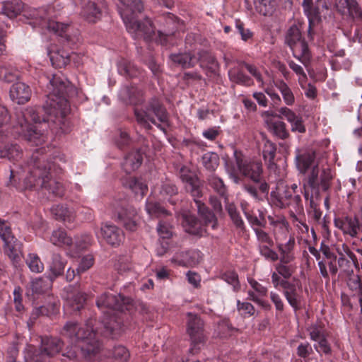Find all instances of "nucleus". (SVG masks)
Wrapping results in <instances>:
<instances>
[{
	"instance_id": "obj_63",
	"label": "nucleus",
	"mask_w": 362,
	"mask_h": 362,
	"mask_svg": "<svg viewBox=\"0 0 362 362\" xmlns=\"http://www.w3.org/2000/svg\"><path fill=\"white\" fill-rule=\"evenodd\" d=\"M337 262L339 267L347 275L354 273V271L351 269V261L346 257L338 258Z\"/></svg>"
},
{
	"instance_id": "obj_30",
	"label": "nucleus",
	"mask_w": 362,
	"mask_h": 362,
	"mask_svg": "<svg viewBox=\"0 0 362 362\" xmlns=\"http://www.w3.org/2000/svg\"><path fill=\"white\" fill-rule=\"evenodd\" d=\"M170 59L175 65L180 66L183 69H189L194 67L197 64V58L195 55L190 53H177L171 54L169 56Z\"/></svg>"
},
{
	"instance_id": "obj_4",
	"label": "nucleus",
	"mask_w": 362,
	"mask_h": 362,
	"mask_svg": "<svg viewBox=\"0 0 362 362\" xmlns=\"http://www.w3.org/2000/svg\"><path fill=\"white\" fill-rule=\"evenodd\" d=\"M49 117L48 115L47 117H40L34 107H29L24 110L17 111L15 115V121L12 122L13 136H21L29 142L38 145L43 140L42 134L30 122L35 124L42 122H47L49 120ZM52 117L50 116V117Z\"/></svg>"
},
{
	"instance_id": "obj_47",
	"label": "nucleus",
	"mask_w": 362,
	"mask_h": 362,
	"mask_svg": "<svg viewBox=\"0 0 362 362\" xmlns=\"http://www.w3.org/2000/svg\"><path fill=\"white\" fill-rule=\"evenodd\" d=\"M146 209L149 215L156 217H160L162 216H166L170 214V213L163 206L157 202H147Z\"/></svg>"
},
{
	"instance_id": "obj_59",
	"label": "nucleus",
	"mask_w": 362,
	"mask_h": 362,
	"mask_svg": "<svg viewBox=\"0 0 362 362\" xmlns=\"http://www.w3.org/2000/svg\"><path fill=\"white\" fill-rule=\"evenodd\" d=\"M276 148L274 144H269L265 146L263 151V157L265 160L269 161V165L274 164V160L276 155Z\"/></svg>"
},
{
	"instance_id": "obj_60",
	"label": "nucleus",
	"mask_w": 362,
	"mask_h": 362,
	"mask_svg": "<svg viewBox=\"0 0 362 362\" xmlns=\"http://www.w3.org/2000/svg\"><path fill=\"white\" fill-rule=\"evenodd\" d=\"M93 264V258L90 256L87 255L83 257L80 263L76 269L77 273L81 274L86 271H87L88 269H90L92 265Z\"/></svg>"
},
{
	"instance_id": "obj_40",
	"label": "nucleus",
	"mask_w": 362,
	"mask_h": 362,
	"mask_svg": "<svg viewBox=\"0 0 362 362\" xmlns=\"http://www.w3.org/2000/svg\"><path fill=\"white\" fill-rule=\"evenodd\" d=\"M50 241L57 246H71L73 244L72 238L68 236L66 231L62 229L54 230L50 237Z\"/></svg>"
},
{
	"instance_id": "obj_12",
	"label": "nucleus",
	"mask_w": 362,
	"mask_h": 362,
	"mask_svg": "<svg viewBox=\"0 0 362 362\" xmlns=\"http://www.w3.org/2000/svg\"><path fill=\"white\" fill-rule=\"evenodd\" d=\"M117 220L122 224L126 230L135 231L137 229L139 217L134 207L129 205L126 201L116 207Z\"/></svg>"
},
{
	"instance_id": "obj_23",
	"label": "nucleus",
	"mask_w": 362,
	"mask_h": 362,
	"mask_svg": "<svg viewBox=\"0 0 362 362\" xmlns=\"http://www.w3.org/2000/svg\"><path fill=\"white\" fill-rule=\"evenodd\" d=\"M183 218V226L187 233L198 237L206 233V229L202 227L201 221L194 215H185Z\"/></svg>"
},
{
	"instance_id": "obj_13",
	"label": "nucleus",
	"mask_w": 362,
	"mask_h": 362,
	"mask_svg": "<svg viewBox=\"0 0 362 362\" xmlns=\"http://www.w3.org/2000/svg\"><path fill=\"white\" fill-rule=\"evenodd\" d=\"M96 304L99 308H107L122 313L126 309H130V306H132L131 298L121 294L112 295L110 293L101 295L97 300Z\"/></svg>"
},
{
	"instance_id": "obj_55",
	"label": "nucleus",
	"mask_w": 362,
	"mask_h": 362,
	"mask_svg": "<svg viewBox=\"0 0 362 362\" xmlns=\"http://www.w3.org/2000/svg\"><path fill=\"white\" fill-rule=\"evenodd\" d=\"M209 204L211 206L213 212L220 218L225 216L223 209L221 201L216 197H211L209 199Z\"/></svg>"
},
{
	"instance_id": "obj_1",
	"label": "nucleus",
	"mask_w": 362,
	"mask_h": 362,
	"mask_svg": "<svg viewBox=\"0 0 362 362\" xmlns=\"http://www.w3.org/2000/svg\"><path fill=\"white\" fill-rule=\"evenodd\" d=\"M122 6L119 7V13L126 25L127 30L134 34L135 37L142 38L145 41H155L161 45L168 44V38L173 36L180 27L178 18L173 13H168L160 20L162 28L155 31L152 21L146 18L144 21L136 19L137 13L144 9L141 0H119Z\"/></svg>"
},
{
	"instance_id": "obj_31",
	"label": "nucleus",
	"mask_w": 362,
	"mask_h": 362,
	"mask_svg": "<svg viewBox=\"0 0 362 362\" xmlns=\"http://www.w3.org/2000/svg\"><path fill=\"white\" fill-rule=\"evenodd\" d=\"M117 66L119 73L127 78H137L141 75V70L127 59H122Z\"/></svg>"
},
{
	"instance_id": "obj_61",
	"label": "nucleus",
	"mask_w": 362,
	"mask_h": 362,
	"mask_svg": "<svg viewBox=\"0 0 362 362\" xmlns=\"http://www.w3.org/2000/svg\"><path fill=\"white\" fill-rule=\"evenodd\" d=\"M132 306H130V309H126V310L132 312V310L134 309L141 315H148L149 309L144 303L140 301L133 302V300H132Z\"/></svg>"
},
{
	"instance_id": "obj_56",
	"label": "nucleus",
	"mask_w": 362,
	"mask_h": 362,
	"mask_svg": "<svg viewBox=\"0 0 362 362\" xmlns=\"http://www.w3.org/2000/svg\"><path fill=\"white\" fill-rule=\"evenodd\" d=\"M159 235L163 239H168L173 235L172 228L169 223L160 221L157 228Z\"/></svg>"
},
{
	"instance_id": "obj_39",
	"label": "nucleus",
	"mask_w": 362,
	"mask_h": 362,
	"mask_svg": "<svg viewBox=\"0 0 362 362\" xmlns=\"http://www.w3.org/2000/svg\"><path fill=\"white\" fill-rule=\"evenodd\" d=\"M257 11L263 16H272L276 6L275 0H255Z\"/></svg>"
},
{
	"instance_id": "obj_7",
	"label": "nucleus",
	"mask_w": 362,
	"mask_h": 362,
	"mask_svg": "<svg viewBox=\"0 0 362 362\" xmlns=\"http://www.w3.org/2000/svg\"><path fill=\"white\" fill-rule=\"evenodd\" d=\"M334 175L329 168L319 167L318 164L314 165L308 175L307 183L317 196L320 191L327 192L331 187Z\"/></svg>"
},
{
	"instance_id": "obj_49",
	"label": "nucleus",
	"mask_w": 362,
	"mask_h": 362,
	"mask_svg": "<svg viewBox=\"0 0 362 362\" xmlns=\"http://www.w3.org/2000/svg\"><path fill=\"white\" fill-rule=\"evenodd\" d=\"M26 263L33 272L40 273L44 269L43 264L37 255L30 254L26 259Z\"/></svg>"
},
{
	"instance_id": "obj_51",
	"label": "nucleus",
	"mask_w": 362,
	"mask_h": 362,
	"mask_svg": "<svg viewBox=\"0 0 362 362\" xmlns=\"http://www.w3.org/2000/svg\"><path fill=\"white\" fill-rule=\"evenodd\" d=\"M209 185L221 196L225 197V199L227 200L226 197V188L223 184V182L221 179L216 177L211 176L209 178Z\"/></svg>"
},
{
	"instance_id": "obj_2",
	"label": "nucleus",
	"mask_w": 362,
	"mask_h": 362,
	"mask_svg": "<svg viewBox=\"0 0 362 362\" xmlns=\"http://www.w3.org/2000/svg\"><path fill=\"white\" fill-rule=\"evenodd\" d=\"M30 165V173L23 180V189L35 190L39 197L45 200L61 198L64 195L63 184L52 177V172L61 170L55 160H48L43 151L37 149L31 156Z\"/></svg>"
},
{
	"instance_id": "obj_46",
	"label": "nucleus",
	"mask_w": 362,
	"mask_h": 362,
	"mask_svg": "<svg viewBox=\"0 0 362 362\" xmlns=\"http://www.w3.org/2000/svg\"><path fill=\"white\" fill-rule=\"evenodd\" d=\"M202 163L207 170L214 171L219 165L218 156L215 153L208 152L202 156Z\"/></svg>"
},
{
	"instance_id": "obj_14",
	"label": "nucleus",
	"mask_w": 362,
	"mask_h": 362,
	"mask_svg": "<svg viewBox=\"0 0 362 362\" xmlns=\"http://www.w3.org/2000/svg\"><path fill=\"white\" fill-rule=\"evenodd\" d=\"M234 156L238 170L243 177L252 181L263 176V167L261 161L243 160L238 156L237 151L234 152Z\"/></svg>"
},
{
	"instance_id": "obj_20",
	"label": "nucleus",
	"mask_w": 362,
	"mask_h": 362,
	"mask_svg": "<svg viewBox=\"0 0 362 362\" xmlns=\"http://www.w3.org/2000/svg\"><path fill=\"white\" fill-rule=\"evenodd\" d=\"M146 148H148V145L131 151L124 156L122 168L127 174H130L141 166L143 161L142 154Z\"/></svg>"
},
{
	"instance_id": "obj_27",
	"label": "nucleus",
	"mask_w": 362,
	"mask_h": 362,
	"mask_svg": "<svg viewBox=\"0 0 362 362\" xmlns=\"http://www.w3.org/2000/svg\"><path fill=\"white\" fill-rule=\"evenodd\" d=\"M315 160V153L314 151H305L298 153L296 157V166L298 170L302 174H305L310 168H313Z\"/></svg>"
},
{
	"instance_id": "obj_24",
	"label": "nucleus",
	"mask_w": 362,
	"mask_h": 362,
	"mask_svg": "<svg viewBox=\"0 0 362 362\" xmlns=\"http://www.w3.org/2000/svg\"><path fill=\"white\" fill-rule=\"evenodd\" d=\"M197 211L206 227L211 226L213 230L218 228V216L207 207L203 202H197Z\"/></svg>"
},
{
	"instance_id": "obj_50",
	"label": "nucleus",
	"mask_w": 362,
	"mask_h": 362,
	"mask_svg": "<svg viewBox=\"0 0 362 362\" xmlns=\"http://www.w3.org/2000/svg\"><path fill=\"white\" fill-rule=\"evenodd\" d=\"M112 357L121 362L127 361L130 356L128 349L122 345H116L112 351Z\"/></svg>"
},
{
	"instance_id": "obj_11",
	"label": "nucleus",
	"mask_w": 362,
	"mask_h": 362,
	"mask_svg": "<svg viewBox=\"0 0 362 362\" xmlns=\"http://www.w3.org/2000/svg\"><path fill=\"white\" fill-rule=\"evenodd\" d=\"M64 346L62 339L57 337L42 339L41 346L33 358V362H48V359L59 354Z\"/></svg>"
},
{
	"instance_id": "obj_10",
	"label": "nucleus",
	"mask_w": 362,
	"mask_h": 362,
	"mask_svg": "<svg viewBox=\"0 0 362 362\" xmlns=\"http://www.w3.org/2000/svg\"><path fill=\"white\" fill-rule=\"evenodd\" d=\"M179 177L184 183L185 191L192 197L197 205V202L203 196L204 182L201 180L196 173L186 166H182L179 170Z\"/></svg>"
},
{
	"instance_id": "obj_52",
	"label": "nucleus",
	"mask_w": 362,
	"mask_h": 362,
	"mask_svg": "<svg viewBox=\"0 0 362 362\" xmlns=\"http://www.w3.org/2000/svg\"><path fill=\"white\" fill-rule=\"evenodd\" d=\"M346 230L345 233L349 234L351 236L354 237L358 233V228L359 227V221L355 218L346 217L345 218Z\"/></svg>"
},
{
	"instance_id": "obj_38",
	"label": "nucleus",
	"mask_w": 362,
	"mask_h": 362,
	"mask_svg": "<svg viewBox=\"0 0 362 362\" xmlns=\"http://www.w3.org/2000/svg\"><path fill=\"white\" fill-rule=\"evenodd\" d=\"M22 246L20 241L5 245V252L15 267H18L20 264Z\"/></svg>"
},
{
	"instance_id": "obj_36",
	"label": "nucleus",
	"mask_w": 362,
	"mask_h": 362,
	"mask_svg": "<svg viewBox=\"0 0 362 362\" xmlns=\"http://www.w3.org/2000/svg\"><path fill=\"white\" fill-rule=\"evenodd\" d=\"M197 63L199 62L200 66L206 68L211 73H215L217 63L214 56L205 50L199 51L197 56Z\"/></svg>"
},
{
	"instance_id": "obj_29",
	"label": "nucleus",
	"mask_w": 362,
	"mask_h": 362,
	"mask_svg": "<svg viewBox=\"0 0 362 362\" xmlns=\"http://www.w3.org/2000/svg\"><path fill=\"white\" fill-rule=\"evenodd\" d=\"M295 194L296 192L290 189V188L287 186H285L284 187L282 192H272L271 197L274 199L275 205L279 208L283 209L289 206V202L291 200L293 196Z\"/></svg>"
},
{
	"instance_id": "obj_28",
	"label": "nucleus",
	"mask_w": 362,
	"mask_h": 362,
	"mask_svg": "<svg viewBox=\"0 0 362 362\" xmlns=\"http://www.w3.org/2000/svg\"><path fill=\"white\" fill-rule=\"evenodd\" d=\"M57 312V308L55 303L49 304L47 306L41 305L35 307L30 313L28 325L29 327L33 326L40 316H50L51 315L56 314Z\"/></svg>"
},
{
	"instance_id": "obj_32",
	"label": "nucleus",
	"mask_w": 362,
	"mask_h": 362,
	"mask_svg": "<svg viewBox=\"0 0 362 362\" xmlns=\"http://www.w3.org/2000/svg\"><path fill=\"white\" fill-rule=\"evenodd\" d=\"M346 285L351 292L352 296L358 298L360 305L362 306V280L358 274H351L348 275Z\"/></svg>"
},
{
	"instance_id": "obj_15",
	"label": "nucleus",
	"mask_w": 362,
	"mask_h": 362,
	"mask_svg": "<svg viewBox=\"0 0 362 362\" xmlns=\"http://www.w3.org/2000/svg\"><path fill=\"white\" fill-rule=\"evenodd\" d=\"M124 314L122 312L114 313L104 323L102 334L106 337L115 339L120 336L125 326L124 322Z\"/></svg>"
},
{
	"instance_id": "obj_35",
	"label": "nucleus",
	"mask_w": 362,
	"mask_h": 362,
	"mask_svg": "<svg viewBox=\"0 0 362 362\" xmlns=\"http://www.w3.org/2000/svg\"><path fill=\"white\" fill-rule=\"evenodd\" d=\"M2 6V13L10 18H13L19 15L23 8L24 4L21 0H11L4 1Z\"/></svg>"
},
{
	"instance_id": "obj_19",
	"label": "nucleus",
	"mask_w": 362,
	"mask_h": 362,
	"mask_svg": "<svg viewBox=\"0 0 362 362\" xmlns=\"http://www.w3.org/2000/svg\"><path fill=\"white\" fill-rule=\"evenodd\" d=\"M69 289L66 306L73 311H79L86 304L87 294L82 291L79 285L70 286Z\"/></svg>"
},
{
	"instance_id": "obj_41",
	"label": "nucleus",
	"mask_w": 362,
	"mask_h": 362,
	"mask_svg": "<svg viewBox=\"0 0 362 362\" xmlns=\"http://www.w3.org/2000/svg\"><path fill=\"white\" fill-rule=\"evenodd\" d=\"M123 185L126 187L132 189L135 194H139L141 197L144 196L147 191V186L136 177H129L124 182Z\"/></svg>"
},
{
	"instance_id": "obj_44",
	"label": "nucleus",
	"mask_w": 362,
	"mask_h": 362,
	"mask_svg": "<svg viewBox=\"0 0 362 362\" xmlns=\"http://www.w3.org/2000/svg\"><path fill=\"white\" fill-rule=\"evenodd\" d=\"M226 210L230 216L234 225L241 230H245L244 222L242 220L239 213L237 211V208L233 203H226Z\"/></svg>"
},
{
	"instance_id": "obj_6",
	"label": "nucleus",
	"mask_w": 362,
	"mask_h": 362,
	"mask_svg": "<svg viewBox=\"0 0 362 362\" xmlns=\"http://www.w3.org/2000/svg\"><path fill=\"white\" fill-rule=\"evenodd\" d=\"M134 115L137 123L146 130L152 129L151 123L166 134V127L170 126L165 107L156 97L151 98L144 108H134Z\"/></svg>"
},
{
	"instance_id": "obj_58",
	"label": "nucleus",
	"mask_w": 362,
	"mask_h": 362,
	"mask_svg": "<svg viewBox=\"0 0 362 362\" xmlns=\"http://www.w3.org/2000/svg\"><path fill=\"white\" fill-rule=\"evenodd\" d=\"M15 119H11V116L7 108L4 105H0V127L7 126L11 122L10 126L12 127V122Z\"/></svg>"
},
{
	"instance_id": "obj_26",
	"label": "nucleus",
	"mask_w": 362,
	"mask_h": 362,
	"mask_svg": "<svg viewBox=\"0 0 362 362\" xmlns=\"http://www.w3.org/2000/svg\"><path fill=\"white\" fill-rule=\"evenodd\" d=\"M21 155L22 150L16 144L8 143L0 145V158L1 159L15 162L21 158Z\"/></svg>"
},
{
	"instance_id": "obj_22",
	"label": "nucleus",
	"mask_w": 362,
	"mask_h": 362,
	"mask_svg": "<svg viewBox=\"0 0 362 362\" xmlns=\"http://www.w3.org/2000/svg\"><path fill=\"white\" fill-rule=\"evenodd\" d=\"M316 4H311L303 8V11L308 18L309 27L308 35H311L313 27L321 21V15L319 9V6H322L326 10L329 9L327 4V0H316Z\"/></svg>"
},
{
	"instance_id": "obj_48",
	"label": "nucleus",
	"mask_w": 362,
	"mask_h": 362,
	"mask_svg": "<svg viewBox=\"0 0 362 362\" xmlns=\"http://www.w3.org/2000/svg\"><path fill=\"white\" fill-rule=\"evenodd\" d=\"M0 237L4 240L5 245L18 241L12 235L11 227L3 221L0 222Z\"/></svg>"
},
{
	"instance_id": "obj_33",
	"label": "nucleus",
	"mask_w": 362,
	"mask_h": 362,
	"mask_svg": "<svg viewBox=\"0 0 362 362\" xmlns=\"http://www.w3.org/2000/svg\"><path fill=\"white\" fill-rule=\"evenodd\" d=\"M66 263V262L59 254L54 253L52 255V262L49 265L50 273L49 275L51 280H53L64 274Z\"/></svg>"
},
{
	"instance_id": "obj_54",
	"label": "nucleus",
	"mask_w": 362,
	"mask_h": 362,
	"mask_svg": "<svg viewBox=\"0 0 362 362\" xmlns=\"http://www.w3.org/2000/svg\"><path fill=\"white\" fill-rule=\"evenodd\" d=\"M51 213L57 220L65 221L70 212L66 206L56 205L51 208Z\"/></svg>"
},
{
	"instance_id": "obj_8",
	"label": "nucleus",
	"mask_w": 362,
	"mask_h": 362,
	"mask_svg": "<svg viewBox=\"0 0 362 362\" xmlns=\"http://www.w3.org/2000/svg\"><path fill=\"white\" fill-rule=\"evenodd\" d=\"M285 42L294 51L299 52L297 57L305 66L310 60V54L307 42L302 37L300 28L297 25H291L287 30Z\"/></svg>"
},
{
	"instance_id": "obj_3",
	"label": "nucleus",
	"mask_w": 362,
	"mask_h": 362,
	"mask_svg": "<svg viewBox=\"0 0 362 362\" xmlns=\"http://www.w3.org/2000/svg\"><path fill=\"white\" fill-rule=\"evenodd\" d=\"M46 93L47 100L42 109L61 122L69 110V99L76 95V89L63 75L53 74L49 79Z\"/></svg>"
},
{
	"instance_id": "obj_17",
	"label": "nucleus",
	"mask_w": 362,
	"mask_h": 362,
	"mask_svg": "<svg viewBox=\"0 0 362 362\" xmlns=\"http://www.w3.org/2000/svg\"><path fill=\"white\" fill-rule=\"evenodd\" d=\"M251 183H245L243 185L244 189L254 199L258 201H263L267 197L269 191V185L264 176L257 178V180L251 181Z\"/></svg>"
},
{
	"instance_id": "obj_45",
	"label": "nucleus",
	"mask_w": 362,
	"mask_h": 362,
	"mask_svg": "<svg viewBox=\"0 0 362 362\" xmlns=\"http://www.w3.org/2000/svg\"><path fill=\"white\" fill-rule=\"evenodd\" d=\"M19 77V73L17 69L11 66H0V79L6 82L12 83L16 81Z\"/></svg>"
},
{
	"instance_id": "obj_5",
	"label": "nucleus",
	"mask_w": 362,
	"mask_h": 362,
	"mask_svg": "<svg viewBox=\"0 0 362 362\" xmlns=\"http://www.w3.org/2000/svg\"><path fill=\"white\" fill-rule=\"evenodd\" d=\"M60 334L72 342L79 344L81 351L86 358H90L100 351V344L93 330L89 327H81L76 321H67L62 327Z\"/></svg>"
},
{
	"instance_id": "obj_21",
	"label": "nucleus",
	"mask_w": 362,
	"mask_h": 362,
	"mask_svg": "<svg viewBox=\"0 0 362 362\" xmlns=\"http://www.w3.org/2000/svg\"><path fill=\"white\" fill-rule=\"evenodd\" d=\"M9 95L13 102L19 105L25 104L30 100L32 90L28 84L16 82L11 86Z\"/></svg>"
},
{
	"instance_id": "obj_43",
	"label": "nucleus",
	"mask_w": 362,
	"mask_h": 362,
	"mask_svg": "<svg viewBox=\"0 0 362 362\" xmlns=\"http://www.w3.org/2000/svg\"><path fill=\"white\" fill-rule=\"evenodd\" d=\"M69 25L57 21H49L47 23V29L58 34L62 38H64L66 42L70 40V36L66 34Z\"/></svg>"
},
{
	"instance_id": "obj_64",
	"label": "nucleus",
	"mask_w": 362,
	"mask_h": 362,
	"mask_svg": "<svg viewBox=\"0 0 362 362\" xmlns=\"http://www.w3.org/2000/svg\"><path fill=\"white\" fill-rule=\"evenodd\" d=\"M236 28L244 41H247L252 37V33L249 29H245L244 24L240 21H236Z\"/></svg>"
},
{
	"instance_id": "obj_42",
	"label": "nucleus",
	"mask_w": 362,
	"mask_h": 362,
	"mask_svg": "<svg viewBox=\"0 0 362 362\" xmlns=\"http://www.w3.org/2000/svg\"><path fill=\"white\" fill-rule=\"evenodd\" d=\"M270 131L274 135L281 139H286L289 136V133L286 128V124L281 121H270L268 122Z\"/></svg>"
},
{
	"instance_id": "obj_57",
	"label": "nucleus",
	"mask_w": 362,
	"mask_h": 362,
	"mask_svg": "<svg viewBox=\"0 0 362 362\" xmlns=\"http://www.w3.org/2000/svg\"><path fill=\"white\" fill-rule=\"evenodd\" d=\"M245 216L249 221V223L252 226H259V227H265L267 224V221L265 217L262 213L259 214V217H257L253 216L249 213L245 211Z\"/></svg>"
},
{
	"instance_id": "obj_53",
	"label": "nucleus",
	"mask_w": 362,
	"mask_h": 362,
	"mask_svg": "<svg viewBox=\"0 0 362 362\" xmlns=\"http://www.w3.org/2000/svg\"><path fill=\"white\" fill-rule=\"evenodd\" d=\"M230 78L232 81L236 83L249 85L251 78L246 76L242 71H230Z\"/></svg>"
},
{
	"instance_id": "obj_16",
	"label": "nucleus",
	"mask_w": 362,
	"mask_h": 362,
	"mask_svg": "<svg viewBox=\"0 0 362 362\" xmlns=\"http://www.w3.org/2000/svg\"><path fill=\"white\" fill-rule=\"evenodd\" d=\"M104 0H88L84 2L81 16L88 23H95L101 19Z\"/></svg>"
},
{
	"instance_id": "obj_34",
	"label": "nucleus",
	"mask_w": 362,
	"mask_h": 362,
	"mask_svg": "<svg viewBox=\"0 0 362 362\" xmlns=\"http://www.w3.org/2000/svg\"><path fill=\"white\" fill-rule=\"evenodd\" d=\"M121 96L124 100L134 105L141 103L144 100L141 90L133 86H125L121 91Z\"/></svg>"
},
{
	"instance_id": "obj_18",
	"label": "nucleus",
	"mask_w": 362,
	"mask_h": 362,
	"mask_svg": "<svg viewBox=\"0 0 362 362\" xmlns=\"http://www.w3.org/2000/svg\"><path fill=\"white\" fill-rule=\"evenodd\" d=\"M100 233L105 242L114 247L119 246L124 240V233L119 227L111 224H103Z\"/></svg>"
},
{
	"instance_id": "obj_62",
	"label": "nucleus",
	"mask_w": 362,
	"mask_h": 362,
	"mask_svg": "<svg viewBox=\"0 0 362 362\" xmlns=\"http://www.w3.org/2000/svg\"><path fill=\"white\" fill-rule=\"evenodd\" d=\"M259 252L265 258L271 259L272 261H276L279 259L277 253L271 250L269 245L259 246Z\"/></svg>"
},
{
	"instance_id": "obj_37",
	"label": "nucleus",
	"mask_w": 362,
	"mask_h": 362,
	"mask_svg": "<svg viewBox=\"0 0 362 362\" xmlns=\"http://www.w3.org/2000/svg\"><path fill=\"white\" fill-rule=\"evenodd\" d=\"M49 54L52 66L56 68L64 67L70 62L71 55L64 49L52 51Z\"/></svg>"
},
{
	"instance_id": "obj_9",
	"label": "nucleus",
	"mask_w": 362,
	"mask_h": 362,
	"mask_svg": "<svg viewBox=\"0 0 362 362\" xmlns=\"http://www.w3.org/2000/svg\"><path fill=\"white\" fill-rule=\"evenodd\" d=\"M187 332L191 340L189 351L192 354H197L200 349V345L204 343V322L200 317L191 313H187Z\"/></svg>"
},
{
	"instance_id": "obj_25",
	"label": "nucleus",
	"mask_w": 362,
	"mask_h": 362,
	"mask_svg": "<svg viewBox=\"0 0 362 362\" xmlns=\"http://www.w3.org/2000/svg\"><path fill=\"white\" fill-rule=\"evenodd\" d=\"M336 7L337 11L341 13L347 8L350 17L362 21V9L356 0H339Z\"/></svg>"
}]
</instances>
